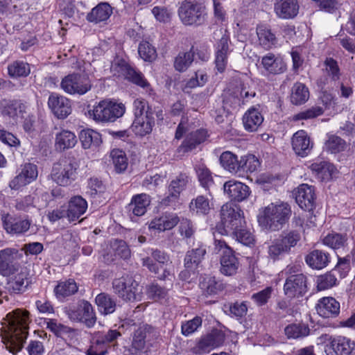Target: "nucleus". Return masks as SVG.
<instances>
[{"mask_svg":"<svg viewBox=\"0 0 355 355\" xmlns=\"http://www.w3.org/2000/svg\"><path fill=\"white\" fill-rule=\"evenodd\" d=\"M111 69L112 70H117L119 72L121 71L127 79L143 88L150 86V84L141 72L136 71L122 59L114 60L112 64Z\"/></svg>","mask_w":355,"mask_h":355,"instance_id":"nucleus-15","label":"nucleus"},{"mask_svg":"<svg viewBox=\"0 0 355 355\" xmlns=\"http://www.w3.org/2000/svg\"><path fill=\"white\" fill-rule=\"evenodd\" d=\"M325 147L331 153H338L345 150L347 143L340 137L332 135H329L326 141Z\"/></svg>","mask_w":355,"mask_h":355,"instance_id":"nucleus-53","label":"nucleus"},{"mask_svg":"<svg viewBox=\"0 0 355 355\" xmlns=\"http://www.w3.org/2000/svg\"><path fill=\"white\" fill-rule=\"evenodd\" d=\"M291 214V207L288 202H271L260 212L258 222L266 230L279 231L288 222Z\"/></svg>","mask_w":355,"mask_h":355,"instance_id":"nucleus-3","label":"nucleus"},{"mask_svg":"<svg viewBox=\"0 0 355 355\" xmlns=\"http://www.w3.org/2000/svg\"><path fill=\"white\" fill-rule=\"evenodd\" d=\"M257 34L259 44L268 50L276 43V37L271 30L266 26L260 25L257 28Z\"/></svg>","mask_w":355,"mask_h":355,"instance_id":"nucleus-40","label":"nucleus"},{"mask_svg":"<svg viewBox=\"0 0 355 355\" xmlns=\"http://www.w3.org/2000/svg\"><path fill=\"white\" fill-rule=\"evenodd\" d=\"M321 338L330 342L325 349L327 355H350L355 347L354 341L342 336L332 337L328 334H324Z\"/></svg>","mask_w":355,"mask_h":355,"instance_id":"nucleus-13","label":"nucleus"},{"mask_svg":"<svg viewBox=\"0 0 355 355\" xmlns=\"http://www.w3.org/2000/svg\"><path fill=\"white\" fill-rule=\"evenodd\" d=\"M191 208L196 209L200 214H207L211 209L209 199L205 196H198L193 200L190 205Z\"/></svg>","mask_w":355,"mask_h":355,"instance_id":"nucleus-58","label":"nucleus"},{"mask_svg":"<svg viewBox=\"0 0 355 355\" xmlns=\"http://www.w3.org/2000/svg\"><path fill=\"white\" fill-rule=\"evenodd\" d=\"M151 256L153 259L148 257L142 259L143 266L157 275V278L161 280L171 279L170 277L173 276L171 272L172 266L167 253L159 250H154Z\"/></svg>","mask_w":355,"mask_h":355,"instance_id":"nucleus-7","label":"nucleus"},{"mask_svg":"<svg viewBox=\"0 0 355 355\" xmlns=\"http://www.w3.org/2000/svg\"><path fill=\"white\" fill-rule=\"evenodd\" d=\"M194 51L192 47L191 50L185 53H180L175 58L174 67L177 71H184L193 61Z\"/></svg>","mask_w":355,"mask_h":355,"instance_id":"nucleus-46","label":"nucleus"},{"mask_svg":"<svg viewBox=\"0 0 355 355\" xmlns=\"http://www.w3.org/2000/svg\"><path fill=\"white\" fill-rule=\"evenodd\" d=\"M28 312L17 309L6 315L7 329L2 334L1 340L6 348L16 354L21 349L28 336Z\"/></svg>","mask_w":355,"mask_h":355,"instance_id":"nucleus-2","label":"nucleus"},{"mask_svg":"<svg viewBox=\"0 0 355 355\" xmlns=\"http://www.w3.org/2000/svg\"><path fill=\"white\" fill-rule=\"evenodd\" d=\"M214 244V252L220 257L221 273L227 276L235 275L239 267V262L233 250L223 240L215 239Z\"/></svg>","mask_w":355,"mask_h":355,"instance_id":"nucleus-11","label":"nucleus"},{"mask_svg":"<svg viewBox=\"0 0 355 355\" xmlns=\"http://www.w3.org/2000/svg\"><path fill=\"white\" fill-rule=\"evenodd\" d=\"M261 64L266 71L274 74L281 73L286 69L282 59L270 53L262 58Z\"/></svg>","mask_w":355,"mask_h":355,"instance_id":"nucleus-35","label":"nucleus"},{"mask_svg":"<svg viewBox=\"0 0 355 355\" xmlns=\"http://www.w3.org/2000/svg\"><path fill=\"white\" fill-rule=\"evenodd\" d=\"M311 168L322 180H327L331 178L334 166L327 162H321L311 164Z\"/></svg>","mask_w":355,"mask_h":355,"instance_id":"nucleus-55","label":"nucleus"},{"mask_svg":"<svg viewBox=\"0 0 355 355\" xmlns=\"http://www.w3.org/2000/svg\"><path fill=\"white\" fill-rule=\"evenodd\" d=\"M179 222L180 218L176 214L166 211L154 218L149 223V229L165 232L172 230Z\"/></svg>","mask_w":355,"mask_h":355,"instance_id":"nucleus-19","label":"nucleus"},{"mask_svg":"<svg viewBox=\"0 0 355 355\" xmlns=\"http://www.w3.org/2000/svg\"><path fill=\"white\" fill-rule=\"evenodd\" d=\"M78 286L73 279H68L59 282L54 288L58 298L66 297L75 294L78 291Z\"/></svg>","mask_w":355,"mask_h":355,"instance_id":"nucleus-43","label":"nucleus"},{"mask_svg":"<svg viewBox=\"0 0 355 355\" xmlns=\"http://www.w3.org/2000/svg\"><path fill=\"white\" fill-rule=\"evenodd\" d=\"M154 124L153 111H147L144 116L135 117L131 128L136 135L143 137L151 132Z\"/></svg>","mask_w":355,"mask_h":355,"instance_id":"nucleus-27","label":"nucleus"},{"mask_svg":"<svg viewBox=\"0 0 355 355\" xmlns=\"http://www.w3.org/2000/svg\"><path fill=\"white\" fill-rule=\"evenodd\" d=\"M309 88L303 83H295L291 88L290 100L295 105L304 104L309 98Z\"/></svg>","mask_w":355,"mask_h":355,"instance_id":"nucleus-37","label":"nucleus"},{"mask_svg":"<svg viewBox=\"0 0 355 355\" xmlns=\"http://www.w3.org/2000/svg\"><path fill=\"white\" fill-rule=\"evenodd\" d=\"M299 268L296 266H288L286 274L288 275L284 285V293L290 298L298 297L307 291L306 277L302 273H297Z\"/></svg>","mask_w":355,"mask_h":355,"instance_id":"nucleus-8","label":"nucleus"},{"mask_svg":"<svg viewBox=\"0 0 355 355\" xmlns=\"http://www.w3.org/2000/svg\"><path fill=\"white\" fill-rule=\"evenodd\" d=\"M347 241V237L340 234H329L323 239V243L333 249L343 247Z\"/></svg>","mask_w":355,"mask_h":355,"instance_id":"nucleus-59","label":"nucleus"},{"mask_svg":"<svg viewBox=\"0 0 355 355\" xmlns=\"http://www.w3.org/2000/svg\"><path fill=\"white\" fill-rule=\"evenodd\" d=\"M79 164L74 157H64L53 164L51 178L58 185L68 187L77 178Z\"/></svg>","mask_w":355,"mask_h":355,"instance_id":"nucleus-5","label":"nucleus"},{"mask_svg":"<svg viewBox=\"0 0 355 355\" xmlns=\"http://www.w3.org/2000/svg\"><path fill=\"white\" fill-rule=\"evenodd\" d=\"M220 162L222 166L232 173L239 172L240 160L237 156L230 151L223 153L220 157Z\"/></svg>","mask_w":355,"mask_h":355,"instance_id":"nucleus-42","label":"nucleus"},{"mask_svg":"<svg viewBox=\"0 0 355 355\" xmlns=\"http://www.w3.org/2000/svg\"><path fill=\"white\" fill-rule=\"evenodd\" d=\"M230 52L229 39L227 37L223 36L218 42L216 50L215 64L219 72L222 73L225 71Z\"/></svg>","mask_w":355,"mask_h":355,"instance_id":"nucleus-26","label":"nucleus"},{"mask_svg":"<svg viewBox=\"0 0 355 355\" xmlns=\"http://www.w3.org/2000/svg\"><path fill=\"white\" fill-rule=\"evenodd\" d=\"M146 293L150 299L159 301L165 299L168 296V290L157 283H153L146 287Z\"/></svg>","mask_w":355,"mask_h":355,"instance_id":"nucleus-56","label":"nucleus"},{"mask_svg":"<svg viewBox=\"0 0 355 355\" xmlns=\"http://www.w3.org/2000/svg\"><path fill=\"white\" fill-rule=\"evenodd\" d=\"M37 175V166L32 163H26L21 166V172L10 181L9 186L12 189L17 190L35 180Z\"/></svg>","mask_w":355,"mask_h":355,"instance_id":"nucleus-16","label":"nucleus"},{"mask_svg":"<svg viewBox=\"0 0 355 355\" xmlns=\"http://www.w3.org/2000/svg\"><path fill=\"white\" fill-rule=\"evenodd\" d=\"M200 287L207 295L216 294L224 288L223 284L214 277H205L200 282Z\"/></svg>","mask_w":355,"mask_h":355,"instance_id":"nucleus-44","label":"nucleus"},{"mask_svg":"<svg viewBox=\"0 0 355 355\" xmlns=\"http://www.w3.org/2000/svg\"><path fill=\"white\" fill-rule=\"evenodd\" d=\"M315 200V189L312 186L302 184L298 187L295 200L302 209L308 211L312 210Z\"/></svg>","mask_w":355,"mask_h":355,"instance_id":"nucleus-21","label":"nucleus"},{"mask_svg":"<svg viewBox=\"0 0 355 355\" xmlns=\"http://www.w3.org/2000/svg\"><path fill=\"white\" fill-rule=\"evenodd\" d=\"M326 71L332 80H337L340 78V69L338 62L332 58H327L324 61Z\"/></svg>","mask_w":355,"mask_h":355,"instance_id":"nucleus-64","label":"nucleus"},{"mask_svg":"<svg viewBox=\"0 0 355 355\" xmlns=\"http://www.w3.org/2000/svg\"><path fill=\"white\" fill-rule=\"evenodd\" d=\"M224 191L232 200L241 202L250 195V188L245 184L235 180L226 182L223 185Z\"/></svg>","mask_w":355,"mask_h":355,"instance_id":"nucleus-23","label":"nucleus"},{"mask_svg":"<svg viewBox=\"0 0 355 355\" xmlns=\"http://www.w3.org/2000/svg\"><path fill=\"white\" fill-rule=\"evenodd\" d=\"M112 284L114 293L123 301L132 302L141 300V292L139 291V283L131 276L116 278Z\"/></svg>","mask_w":355,"mask_h":355,"instance_id":"nucleus-9","label":"nucleus"},{"mask_svg":"<svg viewBox=\"0 0 355 355\" xmlns=\"http://www.w3.org/2000/svg\"><path fill=\"white\" fill-rule=\"evenodd\" d=\"M150 203V196L146 193L135 195L132 197L128 209L137 216H143L147 210V207Z\"/></svg>","mask_w":355,"mask_h":355,"instance_id":"nucleus-36","label":"nucleus"},{"mask_svg":"<svg viewBox=\"0 0 355 355\" xmlns=\"http://www.w3.org/2000/svg\"><path fill=\"white\" fill-rule=\"evenodd\" d=\"M209 137L207 130L201 128L189 133L182 144L178 147L179 153H186L196 149L200 144L203 143Z\"/></svg>","mask_w":355,"mask_h":355,"instance_id":"nucleus-20","label":"nucleus"},{"mask_svg":"<svg viewBox=\"0 0 355 355\" xmlns=\"http://www.w3.org/2000/svg\"><path fill=\"white\" fill-rule=\"evenodd\" d=\"M28 272L26 268H22L9 282L10 288L16 293H22L28 285Z\"/></svg>","mask_w":355,"mask_h":355,"instance_id":"nucleus-41","label":"nucleus"},{"mask_svg":"<svg viewBox=\"0 0 355 355\" xmlns=\"http://www.w3.org/2000/svg\"><path fill=\"white\" fill-rule=\"evenodd\" d=\"M279 241L284 247L288 252L291 248L295 247L301 239L300 234L296 230H291L287 232H283L278 238Z\"/></svg>","mask_w":355,"mask_h":355,"instance_id":"nucleus-47","label":"nucleus"},{"mask_svg":"<svg viewBox=\"0 0 355 355\" xmlns=\"http://www.w3.org/2000/svg\"><path fill=\"white\" fill-rule=\"evenodd\" d=\"M8 74L11 77H26L29 75L31 69L28 63L15 61L8 67Z\"/></svg>","mask_w":355,"mask_h":355,"instance_id":"nucleus-54","label":"nucleus"},{"mask_svg":"<svg viewBox=\"0 0 355 355\" xmlns=\"http://www.w3.org/2000/svg\"><path fill=\"white\" fill-rule=\"evenodd\" d=\"M1 220L5 230L10 234H21L28 231L30 227L28 220L12 218L9 214H3Z\"/></svg>","mask_w":355,"mask_h":355,"instance_id":"nucleus-29","label":"nucleus"},{"mask_svg":"<svg viewBox=\"0 0 355 355\" xmlns=\"http://www.w3.org/2000/svg\"><path fill=\"white\" fill-rule=\"evenodd\" d=\"M77 141V137L73 132L63 130L55 135V147L57 150L64 151L73 148Z\"/></svg>","mask_w":355,"mask_h":355,"instance_id":"nucleus-31","label":"nucleus"},{"mask_svg":"<svg viewBox=\"0 0 355 355\" xmlns=\"http://www.w3.org/2000/svg\"><path fill=\"white\" fill-rule=\"evenodd\" d=\"M336 278L331 273L320 275L317 279V287L319 291L329 289L336 285Z\"/></svg>","mask_w":355,"mask_h":355,"instance_id":"nucleus-62","label":"nucleus"},{"mask_svg":"<svg viewBox=\"0 0 355 355\" xmlns=\"http://www.w3.org/2000/svg\"><path fill=\"white\" fill-rule=\"evenodd\" d=\"M306 263L313 269H322L329 261L328 254L322 250H315L306 256Z\"/></svg>","mask_w":355,"mask_h":355,"instance_id":"nucleus-38","label":"nucleus"},{"mask_svg":"<svg viewBox=\"0 0 355 355\" xmlns=\"http://www.w3.org/2000/svg\"><path fill=\"white\" fill-rule=\"evenodd\" d=\"M48 105L58 119H65L71 112L70 101L67 98L55 93L49 96Z\"/></svg>","mask_w":355,"mask_h":355,"instance_id":"nucleus-18","label":"nucleus"},{"mask_svg":"<svg viewBox=\"0 0 355 355\" xmlns=\"http://www.w3.org/2000/svg\"><path fill=\"white\" fill-rule=\"evenodd\" d=\"M108 347L96 333L92 338L91 345L87 350V355H105L107 353Z\"/></svg>","mask_w":355,"mask_h":355,"instance_id":"nucleus-48","label":"nucleus"},{"mask_svg":"<svg viewBox=\"0 0 355 355\" xmlns=\"http://www.w3.org/2000/svg\"><path fill=\"white\" fill-rule=\"evenodd\" d=\"M274 11L281 19H289L297 16L299 5L297 0H279L274 4Z\"/></svg>","mask_w":355,"mask_h":355,"instance_id":"nucleus-24","label":"nucleus"},{"mask_svg":"<svg viewBox=\"0 0 355 355\" xmlns=\"http://www.w3.org/2000/svg\"><path fill=\"white\" fill-rule=\"evenodd\" d=\"M285 334L288 338H299L309 334V328L304 324H292L288 325L285 329Z\"/></svg>","mask_w":355,"mask_h":355,"instance_id":"nucleus-51","label":"nucleus"},{"mask_svg":"<svg viewBox=\"0 0 355 355\" xmlns=\"http://www.w3.org/2000/svg\"><path fill=\"white\" fill-rule=\"evenodd\" d=\"M87 209V201L80 196H75L69 202L67 216L69 220L74 221L85 214Z\"/></svg>","mask_w":355,"mask_h":355,"instance_id":"nucleus-30","label":"nucleus"},{"mask_svg":"<svg viewBox=\"0 0 355 355\" xmlns=\"http://www.w3.org/2000/svg\"><path fill=\"white\" fill-rule=\"evenodd\" d=\"M125 111V107L123 103L103 100L89 111V115L97 122H114L121 117Z\"/></svg>","mask_w":355,"mask_h":355,"instance_id":"nucleus-6","label":"nucleus"},{"mask_svg":"<svg viewBox=\"0 0 355 355\" xmlns=\"http://www.w3.org/2000/svg\"><path fill=\"white\" fill-rule=\"evenodd\" d=\"M205 253L206 250L203 247L188 251L184 258L185 268H191L193 264L197 266L202 261Z\"/></svg>","mask_w":355,"mask_h":355,"instance_id":"nucleus-49","label":"nucleus"},{"mask_svg":"<svg viewBox=\"0 0 355 355\" xmlns=\"http://www.w3.org/2000/svg\"><path fill=\"white\" fill-rule=\"evenodd\" d=\"M80 140L85 149L96 148L102 143L101 135L92 129L83 130L80 132Z\"/></svg>","mask_w":355,"mask_h":355,"instance_id":"nucleus-39","label":"nucleus"},{"mask_svg":"<svg viewBox=\"0 0 355 355\" xmlns=\"http://www.w3.org/2000/svg\"><path fill=\"white\" fill-rule=\"evenodd\" d=\"M315 309L323 318L336 317L340 313V303L334 297H324L319 300Z\"/></svg>","mask_w":355,"mask_h":355,"instance_id":"nucleus-25","label":"nucleus"},{"mask_svg":"<svg viewBox=\"0 0 355 355\" xmlns=\"http://www.w3.org/2000/svg\"><path fill=\"white\" fill-rule=\"evenodd\" d=\"M18 250L15 248H6L0 250V275L9 277L19 270L17 261Z\"/></svg>","mask_w":355,"mask_h":355,"instance_id":"nucleus-14","label":"nucleus"},{"mask_svg":"<svg viewBox=\"0 0 355 355\" xmlns=\"http://www.w3.org/2000/svg\"><path fill=\"white\" fill-rule=\"evenodd\" d=\"M95 304L98 310L103 315L113 313L116 308V302L106 293H101L95 297Z\"/></svg>","mask_w":355,"mask_h":355,"instance_id":"nucleus-34","label":"nucleus"},{"mask_svg":"<svg viewBox=\"0 0 355 355\" xmlns=\"http://www.w3.org/2000/svg\"><path fill=\"white\" fill-rule=\"evenodd\" d=\"M138 53L144 60L148 62L153 61L157 57L155 49L146 41H143L139 44Z\"/></svg>","mask_w":355,"mask_h":355,"instance_id":"nucleus-57","label":"nucleus"},{"mask_svg":"<svg viewBox=\"0 0 355 355\" xmlns=\"http://www.w3.org/2000/svg\"><path fill=\"white\" fill-rule=\"evenodd\" d=\"M110 157L117 172H122L127 168L128 159L125 153L123 150L119 149H113L110 152Z\"/></svg>","mask_w":355,"mask_h":355,"instance_id":"nucleus-52","label":"nucleus"},{"mask_svg":"<svg viewBox=\"0 0 355 355\" xmlns=\"http://www.w3.org/2000/svg\"><path fill=\"white\" fill-rule=\"evenodd\" d=\"M288 253L278 239H275L268 247V257L273 261L278 260Z\"/></svg>","mask_w":355,"mask_h":355,"instance_id":"nucleus-60","label":"nucleus"},{"mask_svg":"<svg viewBox=\"0 0 355 355\" xmlns=\"http://www.w3.org/2000/svg\"><path fill=\"white\" fill-rule=\"evenodd\" d=\"M178 15L185 26L197 28L207 22L208 12L205 5L198 0H183L179 3Z\"/></svg>","mask_w":355,"mask_h":355,"instance_id":"nucleus-4","label":"nucleus"},{"mask_svg":"<svg viewBox=\"0 0 355 355\" xmlns=\"http://www.w3.org/2000/svg\"><path fill=\"white\" fill-rule=\"evenodd\" d=\"M60 87L67 94L83 95L91 89L92 83L87 75L73 73L62 78Z\"/></svg>","mask_w":355,"mask_h":355,"instance_id":"nucleus-12","label":"nucleus"},{"mask_svg":"<svg viewBox=\"0 0 355 355\" xmlns=\"http://www.w3.org/2000/svg\"><path fill=\"white\" fill-rule=\"evenodd\" d=\"M196 173L201 185L206 188L213 183L210 171L205 166L200 165L196 168Z\"/></svg>","mask_w":355,"mask_h":355,"instance_id":"nucleus-63","label":"nucleus"},{"mask_svg":"<svg viewBox=\"0 0 355 355\" xmlns=\"http://www.w3.org/2000/svg\"><path fill=\"white\" fill-rule=\"evenodd\" d=\"M112 14V8L107 3H100L87 16L89 22L98 24L107 20Z\"/></svg>","mask_w":355,"mask_h":355,"instance_id":"nucleus-32","label":"nucleus"},{"mask_svg":"<svg viewBox=\"0 0 355 355\" xmlns=\"http://www.w3.org/2000/svg\"><path fill=\"white\" fill-rule=\"evenodd\" d=\"M292 147L296 155L302 157L307 156L311 151L313 143L304 130L296 132L292 137Z\"/></svg>","mask_w":355,"mask_h":355,"instance_id":"nucleus-22","label":"nucleus"},{"mask_svg":"<svg viewBox=\"0 0 355 355\" xmlns=\"http://www.w3.org/2000/svg\"><path fill=\"white\" fill-rule=\"evenodd\" d=\"M65 313L71 321L83 323L87 328L93 327L96 322L97 318L92 305L85 300L67 308Z\"/></svg>","mask_w":355,"mask_h":355,"instance_id":"nucleus-10","label":"nucleus"},{"mask_svg":"<svg viewBox=\"0 0 355 355\" xmlns=\"http://www.w3.org/2000/svg\"><path fill=\"white\" fill-rule=\"evenodd\" d=\"M263 117L255 108L249 109L243 116V123L245 129L248 132L257 131L261 125Z\"/></svg>","mask_w":355,"mask_h":355,"instance_id":"nucleus-33","label":"nucleus"},{"mask_svg":"<svg viewBox=\"0 0 355 355\" xmlns=\"http://www.w3.org/2000/svg\"><path fill=\"white\" fill-rule=\"evenodd\" d=\"M322 113L323 110L320 107H311V108L294 114L292 116L291 120L293 121H297L300 120L311 119L320 116L322 114Z\"/></svg>","mask_w":355,"mask_h":355,"instance_id":"nucleus-61","label":"nucleus"},{"mask_svg":"<svg viewBox=\"0 0 355 355\" xmlns=\"http://www.w3.org/2000/svg\"><path fill=\"white\" fill-rule=\"evenodd\" d=\"M240 207L232 203L223 205L220 209V224L218 230L221 234L232 236L245 245L254 242L252 233L245 228V220Z\"/></svg>","mask_w":355,"mask_h":355,"instance_id":"nucleus-1","label":"nucleus"},{"mask_svg":"<svg viewBox=\"0 0 355 355\" xmlns=\"http://www.w3.org/2000/svg\"><path fill=\"white\" fill-rule=\"evenodd\" d=\"M188 182V176L185 174H180L173 180L168 189V196L163 200V203L168 205L171 201L177 200L180 193L184 189Z\"/></svg>","mask_w":355,"mask_h":355,"instance_id":"nucleus-28","label":"nucleus"},{"mask_svg":"<svg viewBox=\"0 0 355 355\" xmlns=\"http://www.w3.org/2000/svg\"><path fill=\"white\" fill-rule=\"evenodd\" d=\"M260 166L259 159L253 155L249 154L241 157L239 172L253 173Z\"/></svg>","mask_w":355,"mask_h":355,"instance_id":"nucleus-50","label":"nucleus"},{"mask_svg":"<svg viewBox=\"0 0 355 355\" xmlns=\"http://www.w3.org/2000/svg\"><path fill=\"white\" fill-rule=\"evenodd\" d=\"M152 327L148 324L140 326L134 333L132 346L137 351H141L146 345L145 338L147 333H149Z\"/></svg>","mask_w":355,"mask_h":355,"instance_id":"nucleus-45","label":"nucleus"},{"mask_svg":"<svg viewBox=\"0 0 355 355\" xmlns=\"http://www.w3.org/2000/svg\"><path fill=\"white\" fill-rule=\"evenodd\" d=\"M225 340L223 334L219 331H213L211 333L202 337L192 352L196 354L208 353L211 349L221 345Z\"/></svg>","mask_w":355,"mask_h":355,"instance_id":"nucleus-17","label":"nucleus"}]
</instances>
